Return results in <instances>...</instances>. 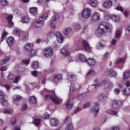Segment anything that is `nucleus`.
Returning <instances> with one entry per match:
<instances>
[{
	"instance_id": "nucleus-19",
	"label": "nucleus",
	"mask_w": 130,
	"mask_h": 130,
	"mask_svg": "<svg viewBox=\"0 0 130 130\" xmlns=\"http://www.w3.org/2000/svg\"><path fill=\"white\" fill-rule=\"evenodd\" d=\"M6 41L8 45H10V46H12V45L14 44V38L10 37L6 40Z\"/></svg>"
},
{
	"instance_id": "nucleus-53",
	"label": "nucleus",
	"mask_w": 130,
	"mask_h": 130,
	"mask_svg": "<svg viewBox=\"0 0 130 130\" xmlns=\"http://www.w3.org/2000/svg\"><path fill=\"white\" fill-rule=\"evenodd\" d=\"M20 79H21V76H17L16 78H15V80H14V83H18V82L20 81Z\"/></svg>"
},
{
	"instance_id": "nucleus-57",
	"label": "nucleus",
	"mask_w": 130,
	"mask_h": 130,
	"mask_svg": "<svg viewBox=\"0 0 130 130\" xmlns=\"http://www.w3.org/2000/svg\"><path fill=\"white\" fill-rule=\"evenodd\" d=\"M14 34H15V35H18L19 33H20V30H19L17 28H15L14 30Z\"/></svg>"
},
{
	"instance_id": "nucleus-20",
	"label": "nucleus",
	"mask_w": 130,
	"mask_h": 130,
	"mask_svg": "<svg viewBox=\"0 0 130 130\" xmlns=\"http://www.w3.org/2000/svg\"><path fill=\"white\" fill-rule=\"evenodd\" d=\"M59 80H61V75L59 74L55 75L54 76L53 82L55 83H57Z\"/></svg>"
},
{
	"instance_id": "nucleus-35",
	"label": "nucleus",
	"mask_w": 130,
	"mask_h": 130,
	"mask_svg": "<svg viewBox=\"0 0 130 130\" xmlns=\"http://www.w3.org/2000/svg\"><path fill=\"white\" fill-rule=\"evenodd\" d=\"M52 95H53V93H52V91L50 94H48L45 95V99L46 100H52Z\"/></svg>"
},
{
	"instance_id": "nucleus-64",
	"label": "nucleus",
	"mask_w": 130,
	"mask_h": 130,
	"mask_svg": "<svg viewBox=\"0 0 130 130\" xmlns=\"http://www.w3.org/2000/svg\"><path fill=\"white\" fill-rule=\"evenodd\" d=\"M27 108H28L27 105L26 104L23 105V106H22V110L25 111L26 110V109H27Z\"/></svg>"
},
{
	"instance_id": "nucleus-45",
	"label": "nucleus",
	"mask_w": 130,
	"mask_h": 130,
	"mask_svg": "<svg viewBox=\"0 0 130 130\" xmlns=\"http://www.w3.org/2000/svg\"><path fill=\"white\" fill-rule=\"evenodd\" d=\"M40 121H41V120H40V119H36L34 121L35 125L38 126V125L40 124Z\"/></svg>"
},
{
	"instance_id": "nucleus-10",
	"label": "nucleus",
	"mask_w": 130,
	"mask_h": 130,
	"mask_svg": "<svg viewBox=\"0 0 130 130\" xmlns=\"http://www.w3.org/2000/svg\"><path fill=\"white\" fill-rule=\"evenodd\" d=\"M56 36L57 37L58 42H59V43H62V42L63 41V37H62L61 33L59 31H57L56 33Z\"/></svg>"
},
{
	"instance_id": "nucleus-24",
	"label": "nucleus",
	"mask_w": 130,
	"mask_h": 130,
	"mask_svg": "<svg viewBox=\"0 0 130 130\" xmlns=\"http://www.w3.org/2000/svg\"><path fill=\"white\" fill-rule=\"evenodd\" d=\"M29 101L32 104H36L37 103V99L35 96H32L29 99Z\"/></svg>"
},
{
	"instance_id": "nucleus-39",
	"label": "nucleus",
	"mask_w": 130,
	"mask_h": 130,
	"mask_svg": "<svg viewBox=\"0 0 130 130\" xmlns=\"http://www.w3.org/2000/svg\"><path fill=\"white\" fill-rule=\"evenodd\" d=\"M125 59H119L115 61L116 64H119V63H122L124 62Z\"/></svg>"
},
{
	"instance_id": "nucleus-36",
	"label": "nucleus",
	"mask_w": 130,
	"mask_h": 130,
	"mask_svg": "<svg viewBox=\"0 0 130 130\" xmlns=\"http://www.w3.org/2000/svg\"><path fill=\"white\" fill-rule=\"evenodd\" d=\"M22 99V96L20 95L15 96L13 97V100L15 102H17V101H19Z\"/></svg>"
},
{
	"instance_id": "nucleus-37",
	"label": "nucleus",
	"mask_w": 130,
	"mask_h": 130,
	"mask_svg": "<svg viewBox=\"0 0 130 130\" xmlns=\"http://www.w3.org/2000/svg\"><path fill=\"white\" fill-rule=\"evenodd\" d=\"M109 75L112 76V77H114V76H116V72L114 71L113 69H110L109 71Z\"/></svg>"
},
{
	"instance_id": "nucleus-46",
	"label": "nucleus",
	"mask_w": 130,
	"mask_h": 130,
	"mask_svg": "<svg viewBox=\"0 0 130 130\" xmlns=\"http://www.w3.org/2000/svg\"><path fill=\"white\" fill-rule=\"evenodd\" d=\"M76 90V87H75V84H72L70 86V93L74 92Z\"/></svg>"
},
{
	"instance_id": "nucleus-51",
	"label": "nucleus",
	"mask_w": 130,
	"mask_h": 130,
	"mask_svg": "<svg viewBox=\"0 0 130 130\" xmlns=\"http://www.w3.org/2000/svg\"><path fill=\"white\" fill-rule=\"evenodd\" d=\"M91 106V104L90 103H86L83 105V108H87L88 107H90Z\"/></svg>"
},
{
	"instance_id": "nucleus-44",
	"label": "nucleus",
	"mask_w": 130,
	"mask_h": 130,
	"mask_svg": "<svg viewBox=\"0 0 130 130\" xmlns=\"http://www.w3.org/2000/svg\"><path fill=\"white\" fill-rule=\"evenodd\" d=\"M10 60V57H7L5 58V59L3 60L1 62V64H5V63H6V62H8Z\"/></svg>"
},
{
	"instance_id": "nucleus-5",
	"label": "nucleus",
	"mask_w": 130,
	"mask_h": 130,
	"mask_svg": "<svg viewBox=\"0 0 130 130\" xmlns=\"http://www.w3.org/2000/svg\"><path fill=\"white\" fill-rule=\"evenodd\" d=\"M53 95H52V101L55 104H59L61 102V100L59 99L56 95L55 92L54 91L52 92Z\"/></svg>"
},
{
	"instance_id": "nucleus-60",
	"label": "nucleus",
	"mask_w": 130,
	"mask_h": 130,
	"mask_svg": "<svg viewBox=\"0 0 130 130\" xmlns=\"http://www.w3.org/2000/svg\"><path fill=\"white\" fill-rule=\"evenodd\" d=\"M81 110H82V108L78 107L74 111V113H78V112L81 111Z\"/></svg>"
},
{
	"instance_id": "nucleus-14",
	"label": "nucleus",
	"mask_w": 130,
	"mask_h": 130,
	"mask_svg": "<svg viewBox=\"0 0 130 130\" xmlns=\"http://www.w3.org/2000/svg\"><path fill=\"white\" fill-rule=\"evenodd\" d=\"M112 6V2L110 1H107L104 3V7L105 9H109Z\"/></svg>"
},
{
	"instance_id": "nucleus-58",
	"label": "nucleus",
	"mask_w": 130,
	"mask_h": 130,
	"mask_svg": "<svg viewBox=\"0 0 130 130\" xmlns=\"http://www.w3.org/2000/svg\"><path fill=\"white\" fill-rule=\"evenodd\" d=\"M120 92V90L118 88H116L114 90V93L116 94V95H118Z\"/></svg>"
},
{
	"instance_id": "nucleus-38",
	"label": "nucleus",
	"mask_w": 130,
	"mask_h": 130,
	"mask_svg": "<svg viewBox=\"0 0 130 130\" xmlns=\"http://www.w3.org/2000/svg\"><path fill=\"white\" fill-rule=\"evenodd\" d=\"M0 3L3 7H6V6H8V1L7 0H1Z\"/></svg>"
},
{
	"instance_id": "nucleus-56",
	"label": "nucleus",
	"mask_w": 130,
	"mask_h": 130,
	"mask_svg": "<svg viewBox=\"0 0 130 130\" xmlns=\"http://www.w3.org/2000/svg\"><path fill=\"white\" fill-rule=\"evenodd\" d=\"M22 38L23 40H27L29 38V35L28 34H25Z\"/></svg>"
},
{
	"instance_id": "nucleus-62",
	"label": "nucleus",
	"mask_w": 130,
	"mask_h": 130,
	"mask_svg": "<svg viewBox=\"0 0 130 130\" xmlns=\"http://www.w3.org/2000/svg\"><path fill=\"white\" fill-rule=\"evenodd\" d=\"M31 74L32 76H34V77H37L38 75L37 71H32Z\"/></svg>"
},
{
	"instance_id": "nucleus-48",
	"label": "nucleus",
	"mask_w": 130,
	"mask_h": 130,
	"mask_svg": "<svg viewBox=\"0 0 130 130\" xmlns=\"http://www.w3.org/2000/svg\"><path fill=\"white\" fill-rule=\"evenodd\" d=\"M108 113L111 114L112 115H116L117 114V112L114 110H109L108 111Z\"/></svg>"
},
{
	"instance_id": "nucleus-41",
	"label": "nucleus",
	"mask_w": 130,
	"mask_h": 130,
	"mask_svg": "<svg viewBox=\"0 0 130 130\" xmlns=\"http://www.w3.org/2000/svg\"><path fill=\"white\" fill-rule=\"evenodd\" d=\"M123 93L125 94V95H129L130 94V89L129 88H126L124 89L123 90Z\"/></svg>"
},
{
	"instance_id": "nucleus-11",
	"label": "nucleus",
	"mask_w": 130,
	"mask_h": 130,
	"mask_svg": "<svg viewBox=\"0 0 130 130\" xmlns=\"http://www.w3.org/2000/svg\"><path fill=\"white\" fill-rule=\"evenodd\" d=\"M60 52L61 54H63V55H64L65 56H70L71 54L69 51V50H68V48H62L60 50Z\"/></svg>"
},
{
	"instance_id": "nucleus-1",
	"label": "nucleus",
	"mask_w": 130,
	"mask_h": 130,
	"mask_svg": "<svg viewBox=\"0 0 130 130\" xmlns=\"http://www.w3.org/2000/svg\"><path fill=\"white\" fill-rule=\"evenodd\" d=\"M105 28L107 29L108 32H111L112 26L109 24H106L105 23H101L96 31V35H98V36H100V35L105 34L106 31H105Z\"/></svg>"
},
{
	"instance_id": "nucleus-16",
	"label": "nucleus",
	"mask_w": 130,
	"mask_h": 130,
	"mask_svg": "<svg viewBox=\"0 0 130 130\" xmlns=\"http://www.w3.org/2000/svg\"><path fill=\"white\" fill-rule=\"evenodd\" d=\"M108 17H110L112 20H113V21H114V22H119L120 20L119 16L115 15H112L111 16H107L106 17V18Z\"/></svg>"
},
{
	"instance_id": "nucleus-3",
	"label": "nucleus",
	"mask_w": 130,
	"mask_h": 130,
	"mask_svg": "<svg viewBox=\"0 0 130 130\" xmlns=\"http://www.w3.org/2000/svg\"><path fill=\"white\" fill-rule=\"evenodd\" d=\"M121 106V102L118 100H114L112 102L111 106L113 109H115L116 110L118 109L119 107Z\"/></svg>"
},
{
	"instance_id": "nucleus-6",
	"label": "nucleus",
	"mask_w": 130,
	"mask_h": 130,
	"mask_svg": "<svg viewBox=\"0 0 130 130\" xmlns=\"http://www.w3.org/2000/svg\"><path fill=\"white\" fill-rule=\"evenodd\" d=\"M82 48L84 50H86L87 51H91V47H90V46L89 45V44H88V42L86 41L85 40L82 41Z\"/></svg>"
},
{
	"instance_id": "nucleus-47",
	"label": "nucleus",
	"mask_w": 130,
	"mask_h": 130,
	"mask_svg": "<svg viewBox=\"0 0 130 130\" xmlns=\"http://www.w3.org/2000/svg\"><path fill=\"white\" fill-rule=\"evenodd\" d=\"M98 99L100 101H102V100H104V95L103 94H99L98 97Z\"/></svg>"
},
{
	"instance_id": "nucleus-55",
	"label": "nucleus",
	"mask_w": 130,
	"mask_h": 130,
	"mask_svg": "<svg viewBox=\"0 0 130 130\" xmlns=\"http://www.w3.org/2000/svg\"><path fill=\"white\" fill-rule=\"evenodd\" d=\"M47 35L48 36H49V37H53V36L54 35V32H53V31H50L47 33Z\"/></svg>"
},
{
	"instance_id": "nucleus-32",
	"label": "nucleus",
	"mask_w": 130,
	"mask_h": 130,
	"mask_svg": "<svg viewBox=\"0 0 130 130\" xmlns=\"http://www.w3.org/2000/svg\"><path fill=\"white\" fill-rule=\"evenodd\" d=\"M72 31V29L71 28L68 27L67 28H65L63 31L64 35H68V34H70L71 33V31Z\"/></svg>"
},
{
	"instance_id": "nucleus-29",
	"label": "nucleus",
	"mask_w": 130,
	"mask_h": 130,
	"mask_svg": "<svg viewBox=\"0 0 130 130\" xmlns=\"http://www.w3.org/2000/svg\"><path fill=\"white\" fill-rule=\"evenodd\" d=\"M79 59L81 61H83V62H87V60H88L85 56L83 54H81L79 56Z\"/></svg>"
},
{
	"instance_id": "nucleus-30",
	"label": "nucleus",
	"mask_w": 130,
	"mask_h": 130,
	"mask_svg": "<svg viewBox=\"0 0 130 130\" xmlns=\"http://www.w3.org/2000/svg\"><path fill=\"white\" fill-rule=\"evenodd\" d=\"M71 100H69L68 103L66 104L67 109H72L73 108V104L70 103Z\"/></svg>"
},
{
	"instance_id": "nucleus-7",
	"label": "nucleus",
	"mask_w": 130,
	"mask_h": 130,
	"mask_svg": "<svg viewBox=\"0 0 130 130\" xmlns=\"http://www.w3.org/2000/svg\"><path fill=\"white\" fill-rule=\"evenodd\" d=\"M43 24H44V22L43 21H42L39 19V20H36L32 24V26L34 27H35L36 28H40V27H42L43 26Z\"/></svg>"
},
{
	"instance_id": "nucleus-34",
	"label": "nucleus",
	"mask_w": 130,
	"mask_h": 130,
	"mask_svg": "<svg viewBox=\"0 0 130 130\" xmlns=\"http://www.w3.org/2000/svg\"><path fill=\"white\" fill-rule=\"evenodd\" d=\"M29 56H30V57H32V56H35V55H36L37 52L35 50L33 49V48L29 51Z\"/></svg>"
},
{
	"instance_id": "nucleus-23",
	"label": "nucleus",
	"mask_w": 130,
	"mask_h": 130,
	"mask_svg": "<svg viewBox=\"0 0 130 130\" xmlns=\"http://www.w3.org/2000/svg\"><path fill=\"white\" fill-rule=\"evenodd\" d=\"M38 67H39V64L37 61H34L31 63V68L34 70H37L38 69Z\"/></svg>"
},
{
	"instance_id": "nucleus-25",
	"label": "nucleus",
	"mask_w": 130,
	"mask_h": 130,
	"mask_svg": "<svg viewBox=\"0 0 130 130\" xmlns=\"http://www.w3.org/2000/svg\"><path fill=\"white\" fill-rule=\"evenodd\" d=\"M29 12L31 13V14H32L33 15H36L37 14V8L32 7L30 8Z\"/></svg>"
},
{
	"instance_id": "nucleus-31",
	"label": "nucleus",
	"mask_w": 130,
	"mask_h": 130,
	"mask_svg": "<svg viewBox=\"0 0 130 130\" xmlns=\"http://www.w3.org/2000/svg\"><path fill=\"white\" fill-rule=\"evenodd\" d=\"M12 19H13V16L12 15H9L7 17V19L8 20V22L9 25H13V24H14V23H13V21H12Z\"/></svg>"
},
{
	"instance_id": "nucleus-49",
	"label": "nucleus",
	"mask_w": 130,
	"mask_h": 130,
	"mask_svg": "<svg viewBox=\"0 0 130 130\" xmlns=\"http://www.w3.org/2000/svg\"><path fill=\"white\" fill-rule=\"evenodd\" d=\"M89 75H95V72L94 71V70L93 69H90L89 71L88 72L87 74V76H89Z\"/></svg>"
},
{
	"instance_id": "nucleus-18",
	"label": "nucleus",
	"mask_w": 130,
	"mask_h": 130,
	"mask_svg": "<svg viewBox=\"0 0 130 130\" xmlns=\"http://www.w3.org/2000/svg\"><path fill=\"white\" fill-rule=\"evenodd\" d=\"M21 22L25 24H28L30 22V19L28 16H23L21 18Z\"/></svg>"
},
{
	"instance_id": "nucleus-2",
	"label": "nucleus",
	"mask_w": 130,
	"mask_h": 130,
	"mask_svg": "<svg viewBox=\"0 0 130 130\" xmlns=\"http://www.w3.org/2000/svg\"><path fill=\"white\" fill-rule=\"evenodd\" d=\"M43 53L45 57H51L53 55V49L51 47H47L43 49Z\"/></svg>"
},
{
	"instance_id": "nucleus-50",
	"label": "nucleus",
	"mask_w": 130,
	"mask_h": 130,
	"mask_svg": "<svg viewBox=\"0 0 130 130\" xmlns=\"http://www.w3.org/2000/svg\"><path fill=\"white\" fill-rule=\"evenodd\" d=\"M43 118H44V119H47L48 118H49V114L47 113H45L43 115Z\"/></svg>"
},
{
	"instance_id": "nucleus-59",
	"label": "nucleus",
	"mask_w": 130,
	"mask_h": 130,
	"mask_svg": "<svg viewBox=\"0 0 130 130\" xmlns=\"http://www.w3.org/2000/svg\"><path fill=\"white\" fill-rule=\"evenodd\" d=\"M111 130H120L119 127L117 126H114L111 128Z\"/></svg>"
},
{
	"instance_id": "nucleus-54",
	"label": "nucleus",
	"mask_w": 130,
	"mask_h": 130,
	"mask_svg": "<svg viewBox=\"0 0 130 130\" xmlns=\"http://www.w3.org/2000/svg\"><path fill=\"white\" fill-rule=\"evenodd\" d=\"M16 124V118L13 117L11 119V125H15Z\"/></svg>"
},
{
	"instance_id": "nucleus-17",
	"label": "nucleus",
	"mask_w": 130,
	"mask_h": 130,
	"mask_svg": "<svg viewBox=\"0 0 130 130\" xmlns=\"http://www.w3.org/2000/svg\"><path fill=\"white\" fill-rule=\"evenodd\" d=\"M86 62H87L89 66H95V64H96V61L93 58H88L86 61Z\"/></svg>"
},
{
	"instance_id": "nucleus-15",
	"label": "nucleus",
	"mask_w": 130,
	"mask_h": 130,
	"mask_svg": "<svg viewBox=\"0 0 130 130\" xmlns=\"http://www.w3.org/2000/svg\"><path fill=\"white\" fill-rule=\"evenodd\" d=\"M92 20L93 21H98V20H100V14L98 12L94 13L92 17Z\"/></svg>"
},
{
	"instance_id": "nucleus-42",
	"label": "nucleus",
	"mask_w": 130,
	"mask_h": 130,
	"mask_svg": "<svg viewBox=\"0 0 130 130\" xmlns=\"http://www.w3.org/2000/svg\"><path fill=\"white\" fill-rule=\"evenodd\" d=\"M120 35H121V31L119 30H116L115 34V38H119V37H120Z\"/></svg>"
},
{
	"instance_id": "nucleus-63",
	"label": "nucleus",
	"mask_w": 130,
	"mask_h": 130,
	"mask_svg": "<svg viewBox=\"0 0 130 130\" xmlns=\"http://www.w3.org/2000/svg\"><path fill=\"white\" fill-rule=\"evenodd\" d=\"M23 62L25 64H29V62H30V61H29V60L25 59L23 60Z\"/></svg>"
},
{
	"instance_id": "nucleus-27",
	"label": "nucleus",
	"mask_w": 130,
	"mask_h": 130,
	"mask_svg": "<svg viewBox=\"0 0 130 130\" xmlns=\"http://www.w3.org/2000/svg\"><path fill=\"white\" fill-rule=\"evenodd\" d=\"M89 4L90 6H91L92 7H93L94 8L97 7L98 3H97V1L96 0H90Z\"/></svg>"
},
{
	"instance_id": "nucleus-22",
	"label": "nucleus",
	"mask_w": 130,
	"mask_h": 130,
	"mask_svg": "<svg viewBox=\"0 0 130 130\" xmlns=\"http://www.w3.org/2000/svg\"><path fill=\"white\" fill-rule=\"evenodd\" d=\"M68 80L71 81H75V80H76V76L75 75L69 73L68 75Z\"/></svg>"
},
{
	"instance_id": "nucleus-21",
	"label": "nucleus",
	"mask_w": 130,
	"mask_h": 130,
	"mask_svg": "<svg viewBox=\"0 0 130 130\" xmlns=\"http://www.w3.org/2000/svg\"><path fill=\"white\" fill-rule=\"evenodd\" d=\"M130 77V73L129 71H127L124 73L123 80L125 81L127 80Z\"/></svg>"
},
{
	"instance_id": "nucleus-4",
	"label": "nucleus",
	"mask_w": 130,
	"mask_h": 130,
	"mask_svg": "<svg viewBox=\"0 0 130 130\" xmlns=\"http://www.w3.org/2000/svg\"><path fill=\"white\" fill-rule=\"evenodd\" d=\"M82 16L85 19L90 18L91 16V10L88 8L85 9L82 12Z\"/></svg>"
},
{
	"instance_id": "nucleus-28",
	"label": "nucleus",
	"mask_w": 130,
	"mask_h": 130,
	"mask_svg": "<svg viewBox=\"0 0 130 130\" xmlns=\"http://www.w3.org/2000/svg\"><path fill=\"white\" fill-rule=\"evenodd\" d=\"M47 17H48V14L47 13H46L44 15H43L40 18V20L42 21V22H43L44 23V21L47 19Z\"/></svg>"
},
{
	"instance_id": "nucleus-52",
	"label": "nucleus",
	"mask_w": 130,
	"mask_h": 130,
	"mask_svg": "<svg viewBox=\"0 0 130 130\" xmlns=\"http://www.w3.org/2000/svg\"><path fill=\"white\" fill-rule=\"evenodd\" d=\"M8 35V32H7V31H4L3 32V33L2 34V40L3 41V40H4V39L5 38V37H6V36H7Z\"/></svg>"
},
{
	"instance_id": "nucleus-12",
	"label": "nucleus",
	"mask_w": 130,
	"mask_h": 130,
	"mask_svg": "<svg viewBox=\"0 0 130 130\" xmlns=\"http://www.w3.org/2000/svg\"><path fill=\"white\" fill-rule=\"evenodd\" d=\"M50 123L51 126H57V125H58V120L55 118H52L50 119Z\"/></svg>"
},
{
	"instance_id": "nucleus-9",
	"label": "nucleus",
	"mask_w": 130,
	"mask_h": 130,
	"mask_svg": "<svg viewBox=\"0 0 130 130\" xmlns=\"http://www.w3.org/2000/svg\"><path fill=\"white\" fill-rule=\"evenodd\" d=\"M0 100H2L1 104L4 106L5 103H7L8 101L5 99V93L2 91H0Z\"/></svg>"
},
{
	"instance_id": "nucleus-13",
	"label": "nucleus",
	"mask_w": 130,
	"mask_h": 130,
	"mask_svg": "<svg viewBox=\"0 0 130 130\" xmlns=\"http://www.w3.org/2000/svg\"><path fill=\"white\" fill-rule=\"evenodd\" d=\"M24 48L25 50H26L27 51L32 50V49L33 48V43H28L26 44L24 46Z\"/></svg>"
},
{
	"instance_id": "nucleus-43",
	"label": "nucleus",
	"mask_w": 130,
	"mask_h": 130,
	"mask_svg": "<svg viewBox=\"0 0 130 130\" xmlns=\"http://www.w3.org/2000/svg\"><path fill=\"white\" fill-rule=\"evenodd\" d=\"M14 79H15V75L12 74H10L8 75V80H10V81H12V80H14Z\"/></svg>"
},
{
	"instance_id": "nucleus-33",
	"label": "nucleus",
	"mask_w": 130,
	"mask_h": 130,
	"mask_svg": "<svg viewBox=\"0 0 130 130\" xmlns=\"http://www.w3.org/2000/svg\"><path fill=\"white\" fill-rule=\"evenodd\" d=\"M66 130H73L74 129V126L73 125V124L69 123L68 124V125L66 126V127L65 128Z\"/></svg>"
},
{
	"instance_id": "nucleus-61",
	"label": "nucleus",
	"mask_w": 130,
	"mask_h": 130,
	"mask_svg": "<svg viewBox=\"0 0 130 130\" xmlns=\"http://www.w3.org/2000/svg\"><path fill=\"white\" fill-rule=\"evenodd\" d=\"M81 25L80 24H76L75 26V29L76 30H80V29H81Z\"/></svg>"
},
{
	"instance_id": "nucleus-40",
	"label": "nucleus",
	"mask_w": 130,
	"mask_h": 130,
	"mask_svg": "<svg viewBox=\"0 0 130 130\" xmlns=\"http://www.w3.org/2000/svg\"><path fill=\"white\" fill-rule=\"evenodd\" d=\"M106 84V81L105 80H103L101 82V83L98 84L96 85H93V86H95V88L96 87H101V86L103 85H105Z\"/></svg>"
},
{
	"instance_id": "nucleus-26",
	"label": "nucleus",
	"mask_w": 130,
	"mask_h": 130,
	"mask_svg": "<svg viewBox=\"0 0 130 130\" xmlns=\"http://www.w3.org/2000/svg\"><path fill=\"white\" fill-rule=\"evenodd\" d=\"M13 112H14L13 109H5L3 111V113L5 114H12Z\"/></svg>"
},
{
	"instance_id": "nucleus-8",
	"label": "nucleus",
	"mask_w": 130,
	"mask_h": 130,
	"mask_svg": "<svg viewBox=\"0 0 130 130\" xmlns=\"http://www.w3.org/2000/svg\"><path fill=\"white\" fill-rule=\"evenodd\" d=\"M99 103H94V106L91 108L90 109V112H93V113H98L99 112Z\"/></svg>"
}]
</instances>
